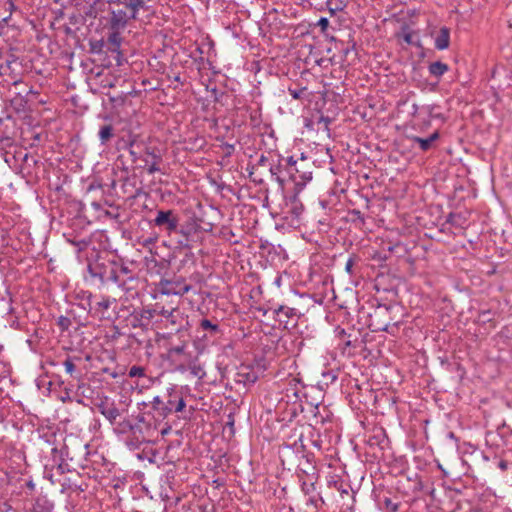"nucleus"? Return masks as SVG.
Segmentation results:
<instances>
[{
    "instance_id": "nucleus-1",
    "label": "nucleus",
    "mask_w": 512,
    "mask_h": 512,
    "mask_svg": "<svg viewBox=\"0 0 512 512\" xmlns=\"http://www.w3.org/2000/svg\"><path fill=\"white\" fill-rule=\"evenodd\" d=\"M83 204L66 195V254L87 257L94 252L90 222L83 214Z\"/></svg>"
},
{
    "instance_id": "nucleus-2",
    "label": "nucleus",
    "mask_w": 512,
    "mask_h": 512,
    "mask_svg": "<svg viewBox=\"0 0 512 512\" xmlns=\"http://www.w3.org/2000/svg\"><path fill=\"white\" fill-rule=\"evenodd\" d=\"M70 258L71 265L74 268H79L84 278L87 279L86 273L89 274L92 280L98 279L101 283H107L109 281H119V277L114 271L113 262H97L98 250L94 247L92 255L87 257L75 254H67Z\"/></svg>"
},
{
    "instance_id": "nucleus-3",
    "label": "nucleus",
    "mask_w": 512,
    "mask_h": 512,
    "mask_svg": "<svg viewBox=\"0 0 512 512\" xmlns=\"http://www.w3.org/2000/svg\"><path fill=\"white\" fill-rule=\"evenodd\" d=\"M150 0H107V29L124 30L131 19H136L140 9H145Z\"/></svg>"
},
{
    "instance_id": "nucleus-4",
    "label": "nucleus",
    "mask_w": 512,
    "mask_h": 512,
    "mask_svg": "<svg viewBox=\"0 0 512 512\" xmlns=\"http://www.w3.org/2000/svg\"><path fill=\"white\" fill-rule=\"evenodd\" d=\"M150 0H107V29L124 30L131 19H136L140 9H145Z\"/></svg>"
},
{
    "instance_id": "nucleus-5",
    "label": "nucleus",
    "mask_w": 512,
    "mask_h": 512,
    "mask_svg": "<svg viewBox=\"0 0 512 512\" xmlns=\"http://www.w3.org/2000/svg\"><path fill=\"white\" fill-rule=\"evenodd\" d=\"M121 425L129 429L131 435L138 436V440L149 442H152L158 436V428L160 427L155 421V417L147 411L139 413L134 423L127 420L123 421Z\"/></svg>"
},
{
    "instance_id": "nucleus-6",
    "label": "nucleus",
    "mask_w": 512,
    "mask_h": 512,
    "mask_svg": "<svg viewBox=\"0 0 512 512\" xmlns=\"http://www.w3.org/2000/svg\"><path fill=\"white\" fill-rule=\"evenodd\" d=\"M88 443L78 435H66V462L72 463L73 469H84L86 466L88 452Z\"/></svg>"
},
{
    "instance_id": "nucleus-7",
    "label": "nucleus",
    "mask_w": 512,
    "mask_h": 512,
    "mask_svg": "<svg viewBox=\"0 0 512 512\" xmlns=\"http://www.w3.org/2000/svg\"><path fill=\"white\" fill-rule=\"evenodd\" d=\"M92 311V294L85 290L66 295V314L81 319Z\"/></svg>"
},
{
    "instance_id": "nucleus-8",
    "label": "nucleus",
    "mask_w": 512,
    "mask_h": 512,
    "mask_svg": "<svg viewBox=\"0 0 512 512\" xmlns=\"http://www.w3.org/2000/svg\"><path fill=\"white\" fill-rule=\"evenodd\" d=\"M284 161L287 178L293 181L297 187L305 186L306 183L312 179V172L305 169V157L296 160L293 156H289L284 159Z\"/></svg>"
},
{
    "instance_id": "nucleus-9",
    "label": "nucleus",
    "mask_w": 512,
    "mask_h": 512,
    "mask_svg": "<svg viewBox=\"0 0 512 512\" xmlns=\"http://www.w3.org/2000/svg\"><path fill=\"white\" fill-rule=\"evenodd\" d=\"M271 314L278 323V327L284 329H293L297 326L301 313L293 307L287 305L271 306L263 311V315Z\"/></svg>"
},
{
    "instance_id": "nucleus-10",
    "label": "nucleus",
    "mask_w": 512,
    "mask_h": 512,
    "mask_svg": "<svg viewBox=\"0 0 512 512\" xmlns=\"http://www.w3.org/2000/svg\"><path fill=\"white\" fill-rule=\"evenodd\" d=\"M179 214L173 209H159L156 211L155 218L151 221L154 227L167 235L178 232Z\"/></svg>"
},
{
    "instance_id": "nucleus-11",
    "label": "nucleus",
    "mask_w": 512,
    "mask_h": 512,
    "mask_svg": "<svg viewBox=\"0 0 512 512\" xmlns=\"http://www.w3.org/2000/svg\"><path fill=\"white\" fill-rule=\"evenodd\" d=\"M157 315V304L154 308L144 307L141 309H134L133 312L130 314V323L134 328H141L147 330L158 322Z\"/></svg>"
},
{
    "instance_id": "nucleus-12",
    "label": "nucleus",
    "mask_w": 512,
    "mask_h": 512,
    "mask_svg": "<svg viewBox=\"0 0 512 512\" xmlns=\"http://www.w3.org/2000/svg\"><path fill=\"white\" fill-rule=\"evenodd\" d=\"M159 292L163 295L183 296L187 294L192 286L185 282V279L178 277L175 279H161L159 284Z\"/></svg>"
},
{
    "instance_id": "nucleus-13",
    "label": "nucleus",
    "mask_w": 512,
    "mask_h": 512,
    "mask_svg": "<svg viewBox=\"0 0 512 512\" xmlns=\"http://www.w3.org/2000/svg\"><path fill=\"white\" fill-rule=\"evenodd\" d=\"M71 465L72 463L66 462V492L70 491L68 497L73 493L79 496L87 487L85 478L79 472L80 468L73 469Z\"/></svg>"
},
{
    "instance_id": "nucleus-14",
    "label": "nucleus",
    "mask_w": 512,
    "mask_h": 512,
    "mask_svg": "<svg viewBox=\"0 0 512 512\" xmlns=\"http://www.w3.org/2000/svg\"><path fill=\"white\" fill-rule=\"evenodd\" d=\"M70 150L72 157L66 159V169L71 171H77L81 169V163L84 157L85 149L80 143L79 135L71 137L68 144L66 145V151Z\"/></svg>"
},
{
    "instance_id": "nucleus-15",
    "label": "nucleus",
    "mask_w": 512,
    "mask_h": 512,
    "mask_svg": "<svg viewBox=\"0 0 512 512\" xmlns=\"http://www.w3.org/2000/svg\"><path fill=\"white\" fill-rule=\"evenodd\" d=\"M318 478H314L313 480L303 479L300 481V486L302 492L308 496L307 505H312L316 510L324 504V500L319 492L316 489V483Z\"/></svg>"
},
{
    "instance_id": "nucleus-16",
    "label": "nucleus",
    "mask_w": 512,
    "mask_h": 512,
    "mask_svg": "<svg viewBox=\"0 0 512 512\" xmlns=\"http://www.w3.org/2000/svg\"><path fill=\"white\" fill-rule=\"evenodd\" d=\"M144 406H148L150 409L147 410L148 413L152 414L155 417V421L161 426L163 421L172 414L171 408H168L164 404V399L161 396L153 397L152 401L149 404L145 402L142 403Z\"/></svg>"
},
{
    "instance_id": "nucleus-17",
    "label": "nucleus",
    "mask_w": 512,
    "mask_h": 512,
    "mask_svg": "<svg viewBox=\"0 0 512 512\" xmlns=\"http://www.w3.org/2000/svg\"><path fill=\"white\" fill-rule=\"evenodd\" d=\"M161 398L164 399V404L171 408L172 413L181 412L186 406L182 393L176 387L168 388Z\"/></svg>"
},
{
    "instance_id": "nucleus-18",
    "label": "nucleus",
    "mask_w": 512,
    "mask_h": 512,
    "mask_svg": "<svg viewBox=\"0 0 512 512\" xmlns=\"http://www.w3.org/2000/svg\"><path fill=\"white\" fill-rule=\"evenodd\" d=\"M96 407L111 424L121 415V411L116 407L115 402L108 397L101 399L100 402L96 404Z\"/></svg>"
},
{
    "instance_id": "nucleus-19",
    "label": "nucleus",
    "mask_w": 512,
    "mask_h": 512,
    "mask_svg": "<svg viewBox=\"0 0 512 512\" xmlns=\"http://www.w3.org/2000/svg\"><path fill=\"white\" fill-rule=\"evenodd\" d=\"M199 329L204 332L202 336L203 339L206 341H211L212 343H214L223 334L220 326L217 323H214L206 318L200 321Z\"/></svg>"
},
{
    "instance_id": "nucleus-20",
    "label": "nucleus",
    "mask_w": 512,
    "mask_h": 512,
    "mask_svg": "<svg viewBox=\"0 0 512 512\" xmlns=\"http://www.w3.org/2000/svg\"><path fill=\"white\" fill-rule=\"evenodd\" d=\"M108 36L106 41H101L99 44L100 50L105 48L106 51H110L112 53H116L117 57L120 55V45H121V31L122 30H113L108 29Z\"/></svg>"
},
{
    "instance_id": "nucleus-21",
    "label": "nucleus",
    "mask_w": 512,
    "mask_h": 512,
    "mask_svg": "<svg viewBox=\"0 0 512 512\" xmlns=\"http://www.w3.org/2000/svg\"><path fill=\"white\" fill-rule=\"evenodd\" d=\"M285 396L287 397V403L292 402L291 416L295 417L299 412H303L304 408L301 404V397L304 396L302 388H288Z\"/></svg>"
},
{
    "instance_id": "nucleus-22",
    "label": "nucleus",
    "mask_w": 512,
    "mask_h": 512,
    "mask_svg": "<svg viewBox=\"0 0 512 512\" xmlns=\"http://www.w3.org/2000/svg\"><path fill=\"white\" fill-rule=\"evenodd\" d=\"M303 457L306 458L307 470H304V465L302 463H300L298 465L297 477L299 479V482L302 481L303 479L310 478V480H313L314 478H318L316 466L313 465L311 462L313 455L312 454H306V455L303 454Z\"/></svg>"
},
{
    "instance_id": "nucleus-23",
    "label": "nucleus",
    "mask_w": 512,
    "mask_h": 512,
    "mask_svg": "<svg viewBox=\"0 0 512 512\" xmlns=\"http://www.w3.org/2000/svg\"><path fill=\"white\" fill-rule=\"evenodd\" d=\"M439 138L440 133L438 130L434 131L427 138H422L419 136H407V139L410 140L413 144H417L419 149L423 152L429 151L433 147L434 142Z\"/></svg>"
},
{
    "instance_id": "nucleus-24",
    "label": "nucleus",
    "mask_w": 512,
    "mask_h": 512,
    "mask_svg": "<svg viewBox=\"0 0 512 512\" xmlns=\"http://www.w3.org/2000/svg\"><path fill=\"white\" fill-rule=\"evenodd\" d=\"M116 300L111 299L109 297L101 296L99 300L92 299V310L94 313L99 315L102 318H109L110 316L107 314L108 309L112 304H115Z\"/></svg>"
},
{
    "instance_id": "nucleus-25",
    "label": "nucleus",
    "mask_w": 512,
    "mask_h": 512,
    "mask_svg": "<svg viewBox=\"0 0 512 512\" xmlns=\"http://www.w3.org/2000/svg\"><path fill=\"white\" fill-rule=\"evenodd\" d=\"M167 357L172 362L187 361L190 357V354L187 353V345L182 343L180 345L170 347L167 351Z\"/></svg>"
},
{
    "instance_id": "nucleus-26",
    "label": "nucleus",
    "mask_w": 512,
    "mask_h": 512,
    "mask_svg": "<svg viewBox=\"0 0 512 512\" xmlns=\"http://www.w3.org/2000/svg\"><path fill=\"white\" fill-rule=\"evenodd\" d=\"M450 44V29L441 27L434 39V46L437 50H445Z\"/></svg>"
},
{
    "instance_id": "nucleus-27",
    "label": "nucleus",
    "mask_w": 512,
    "mask_h": 512,
    "mask_svg": "<svg viewBox=\"0 0 512 512\" xmlns=\"http://www.w3.org/2000/svg\"><path fill=\"white\" fill-rule=\"evenodd\" d=\"M115 137V127L111 123L100 125L98 138L101 145H107Z\"/></svg>"
},
{
    "instance_id": "nucleus-28",
    "label": "nucleus",
    "mask_w": 512,
    "mask_h": 512,
    "mask_svg": "<svg viewBox=\"0 0 512 512\" xmlns=\"http://www.w3.org/2000/svg\"><path fill=\"white\" fill-rule=\"evenodd\" d=\"M269 171L271 173V177L283 188L287 178L285 173V164H282L281 160L278 164H269Z\"/></svg>"
},
{
    "instance_id": "nucleus-29",
    "label": "nucleus",
    "mask_w": 512,
    "mask_h": 512,
    "mask_svg": "<svg viewBox=\"0 0 512 512\" xmlns=\"http://www.w3.org/2000/svg\"><path fill=\"white\" fill-rule=\"evenodd\" d=\"M160 452L147 444L140 453H138V458L140 460H147L149 463H158V459L161 460L159 457Z\"/></svg>"
},
{
    "instance_id": "nucleus-30",
    "label": "nucleus",
    "mask_w": 512,
    "mask_h": 512,
    "mask_svg": "<svg viewBox=\"0 0 512 512\" xmlns=\"http://www.w3.org/2000/svg\"><path fill=\"white\" fill-rule=\"evenodd\" d=\"M367 442L370 446H378L380 449H384L388 438L383 429H377L374 431V434L369 437Z\"/></svg>"
},
{
    "instance_id": "nucleus-31",
    "label": "nucleus",
    "mask_w": 512,
    "mask_h": 512,
    "mask_svg": "<svg viewBox=\"0 0 512 512\" xmlns=\"http://www.w3.org/2000/svg\"><path fill=\"white\" fill-rule=\"evenodd\" d=\"M454 512H485L484 508L469 500L458 501Z\"/></svg>"
},
{
    "instance_id": "nucleus-32",
    "label": "nucleus",
    "mask_w": 512,
    "mask_h": 512,
    "mask_svg": "<svg viewBox=\"0 0 512 512\" xmlns=\"http://www.w3.org/2000/svg\"><path fill=\"white\" fill-rule=\"evenodd\" d=\"M66 373H69L70 376L77 381V384H76V387H77V390H80L83 388L84 386V383L80 384V375H81V372L80 371H77V366L76 364L73 362V360L71 359L70 356H67L66 357Z\"/></svg>"
},
{
    "instance_id": "nucleus-33",
    "label": "nucleus",
    "mask_w": 512,
    "mask_h": 512,
    "mask_svg": "<svg viewBox=\"0 0 512 512\" xmlns=\"http://www.w3.org/2000/svg\"><path fill=\"white\" fill-rule=\"evenodd\" d=\"M449 70V67L447 64L436 61L429 65L428 71L431 76L439 79L441 76H443L447 71Z\"/></svg>"
},
{
    "instance_id": "nucleus-34",
    "label": "nucleus",
    "mask_w": 512,
    "mask_h": 512,
    "mask_svg": "<svg viewBox=\"0 0 512 512\" xmlns=\"http://www.w3.org/2000/svg\"><path fill=\"white\" fill-rule=\"evenodd\" d=\"M113 264H114V271L120 279L119 281H114V283H116L117 285H125L126 284L125 282H127L126 278H128L129 276H134V275L131 273V271L129 270V268L127 266L119 265L116 262H113Z\"/></svg>"
},
{
    "instance_id": "nucleus-35",
    "label": "nucleus",
    "mask_w": 512,
    "mask_h": 512,
    "mask_svg": "<svg viewBox=\"0 0 512 512\" xmlns=\"http://www.w3.org/2000/svg\"><path fill=\"white\" fill-rule=\"evenodd\" d=\"M400 505V502L394 501L389 497H384L383 500L379 501V506L384 512H398Z\"/></svg>"
},
{
    "instance_id": "nucleus-36",
    "label": "nucleus",
    "mask_w": 512,
    "mask_h": 512,
    "mask_svg": "<svg viewBox=\"0 0 512 512\" xmlns=\"http://www.w3.org/2000/svg\"><path fill=\"white\" fill-rule=\"evenodd\" d=\"M247 112L249 114L250 125L252 127H259L262 123V114L260 107H248Z\"/></svg>"
},
{
    "instance_id": "nucleus-37",
    "label": "nucleus",
    "mask_w": 512,
    "mask_h": 512,
    "mask_svg": "<svg viewBox=\"0 0 512 512\" xmlns=\"http://www.w3.org/2000/svg\"><path fill=\"white\" fill-rule=\"evenodd\" d=\"M413 34L414 33L410 30L409 26L405 24L401 27V32L397 34V37L402 39L408 45L420 46L419 42H415L413 40Z\"/></svg>"
},
{
    "instance_id": "nucleus-38",
    "label": "nucleus",
    "mask_w": 512,
    "mask_h": 512,
    "mask_svg": "<svg viewBox=\"0 0 512 512\" xmlns=\"http://www.w3.org/2000/svg\"><path fill=\"white\" fill-rule=\"evenodd\" d=\"M466 221V217L461 213H450L446 218L447 223L459 228H463L466 224Z\"/></svg>"
},
{
    "instance_id": "nucleus-39",
    "label": "nucleus",
    "mask_w": 512,
    "mask_h": 512,
    "mask_svg": "<svg viewBox=\"0 0 512 512\" xmlns=\"http://www.w3.org/2000/svg\"><path fill=\"white\" fill-rule=\"evenodd\" d=\"M288 92L292 96V98L295 100L307 99L309 96V93L307 92V87L290 86L288 88Z\"/></svg>"
},
{
    "instance_id": "nucleus-40",
    "label": "nucleus",
    "mask_w": 512,
    "mask_h": 512,
    "mask_svg": "<svg viewBox=\"0 0 512 512\" xmlns=\"http://www.w3.org/2000/svg\"><path fill=\"white\" fill-rule=\"evenodd\" d=\"M303 210H304L303 204L296 198V196H294L290 203L289 212L293 215V217L295 219H299Z\"/></svg>"
},
{
    "instance_id": "nucleus-41",
    "label": "nucleus",
    "mask_w": 512,
    "mask_h": 512,
    "mask_svg": "<svg viewBox=\"0 0 512 512\" xmlns=\"http://www.w3.org/2000/svg\"><path fill=\"white\" fill-rule=\"evenodd\" d=\"M359 260H360V258H359L357 255H355V254L351 255V256L348 258V260H347V262H346V264H345V271H346L349 275H351V276H352V275H354V274H355L354 266H355V264H356Z\"/></svg>"
},
{
    "instance_id": "nucleus-42",
    "label": "nucleus",
    "mask_w": 512,
    "mask_h": 512,
    "mask_svg": "<svg viewBox=\"0 0 512 512\" xmlns=\"http://www.w3.org/2000/svg\"><path fill=\"white\" fill-rule=\"evenodd\" d=\"M144 443L145 444H150L151 442H149V441H140V439L138 440V436H136V435H131V438L126 441L127 446L130 449H132V450L139 449L140 445L144 444Z\"/></svg>"
},
{
    "instance_id": "nucleus-43",
    "label": "nucleus",
    "mask_w": 512,
    "mask_h": 512,
    "mask_svg": "<svg viewBox=\"0 0 512 512\" xmlns=\"http://www.w3.org/2000/svg\"><path fill=\"white\" fill-rule=\"evenodd\" d=\"M49 185L52 189H54V195L51 194L50 195V198L53 200L54 196L55 198H59L60 195H61V191H62V182L60 181V179L58 178L56 181H52L51 179L49 180Z\"/></svg>"
},
{
    "instance_id": "nucleus-44",
    "label": "nucleus",
    "mask_w": 512,
    "mask_h": 512,
    "mask_svg": "<svg viewBox=\"0 0 512 512\" xmlns=\"http://www.w3.org/2000/svg\"><path fill=\"white\" fill-rule=\"evenodd\" d=\"M128 376L131 378L135 377H144L145 376V368L142 366H132L128 371Z\"/></svg>"
},
{
    "instance_id": "nucleus-45",
    "label": "nucleus",
    "mask_w": 512,
    "mask_h": 512,
    "mask_svg": "<svg viewBox=\"0 0 512 512\" xmlns=\"http://www.w3.org/2000/svg\"><path fill=\"white\" fill-rule=\"evenodd\" d=\"M174 313H177V309H175V308L167 310L164 307H161V308L158 307L157 319L159 317H161V321H162V320H165V318H173Z\"/></svg>"
},
{
    "instance_id": "nucleus-46",
    "label": "nucleus",
    "mask_w": 512,
    "mask_h": 512,
    "mask_svg": "<svg viewBox=\"0 0 512 512\" xmlns=\"http://www.w3.org/2000/svg\"><path fill=\"white\" fill-rule=\"evenodd\" d=\"M125 285H118L120 288H122L124 291L129 292L131 290L135 289V285L138 282V279L135 276H129L126 278Z\"/></svg>"
},
{
    "instance_id": "nucleus-47",
    "label": "nucleus",
    "mask_w": 512,
    "mask_h": 512,
    "mask_svg": "<svg viewBox=\"0 0 512 512\" xmlns=\"http://www.w3.org/2000/svg\"><path fill=\"white\" fill-rule=\"evenodd\" d=\"M19 65L18 60L15 57H12V59L6 60V64L1 66V69L3 70V73H7V70H10L11 72L14 71V66Z\"/></svg>"
},
{
    "instance_id": "nucleus-48",
    "label": "nucleus",
    "mask_w": 512,
    "mask_h": 512,
    "mask_svg": "<svg viewBox=\"0 0 512 512\" xmlns=\"http://www.w3.org/2000/svg\"><path fill=\"white\" fill-rule=\"evenodd\" d=\"M69 20L71 24L76 25L79 23H84L85 18L81 14H75L72 12L71 14H69Z\"/></svg>"
},
{
    "instance_id": "nucleus-49",
    "label": "nucleus",
    "mask_w": 512,
    "mask_h": 512,
    "mask_svg": "<svg viewBox=\"0 0 512 512\" xmlns=\"http://www.w3.org/2000/svg\"><path fill=\"white\" fill-rule=\"evenodd\" d=\"M191 374H193L195 377L202 378L205 374L202 370V368L199 365L193 364L190 366Z\"/></svg>"
},
{
    "instance_id": "nucleus-50",
    "label": "nucleus",
    "mask_w": 512,
    "mask_h": 512,
    "mask_svg": "<svg viewBox=\"0 0 512 512\" xmlns=\"http://www.w3.org/2000/svg\"><path fill=\"white\" fill-rule=\"evenodd\" d=\"M222 149L225 151V156L229 157L231 156L235 151V145L230 143H224L222 145Z\"/></svg>"
},
{
    "instance_id": "nucleus-51",
    "label": "nucleus",
    "mask_w": 512,
    "mask_h": 512,
    "mask_svg": "<svg viewBox=\"0 0 512 512\" xmlns=\"http://www.w3.org/2000/svg\"><path fill=\"white\" fill-rule=\"evenodd\" d=\"M330 123H331V119L327 116L321 115L318 120V125H323V129L327 130V131L329 130Z\"/></svg>"
},
{
    "instance_id": "nucleus-52",
    "label": "nucleus",
    "mask_w": 512,
    "mask_h": 512,
    "mask_svg": "<svg viewBox=\"0 0 512 512\" xmlns=\"http://www.w3.org/2000/svg\"><path fill=\"white\" fill-rule=\"evenodd\" d=\"M268 161V157L262 154L260 158L257 160L256 164L252 166V170L257 169L260 166H266Z\"/></svg>"
},
{
    "instance_id": "nucleus-53",
    "label": "nucleus",
    "mask_w": 512,
    "mask_h": 512,
    "mask_svg": "<svg viewBox=\"0 0 512 512\" xmlns=\"http://www.w3.org/2000/svg\"><path fill=\"white\" fill-rule=\"evenodd\" d=\"M159 162L153 161L151 165L148 166L147 172L148 174L152 175L158 171H160V168L158 166Z\"/></svg>"
},
{
    "instance_id": "nucleus-54",
    "label": "nucleus",
    "mask_w": 512,
    "mask_h": 512,
    "mask_svg": "<svg viewBox=\"0 0 512 512\" xmlns=\"http://www.w3.org/2000/svg\"><path fill=\"white\" fill-rule=\"evenodd\" d=\"M317 25L319 27H321V29L324 31L327 29V27L329 26V20L325 17H321L319 20H318V23Z\"/></svg>"
},
{
    "instance_id": "nucleus-55",
    "label": "nucleus",
    "mask_w": 512,
    "mask_h": 512,
    "mask_svg": "<svg viewBox=\"0 0 512 512\" xmlns=\"http://www.w3.org/2000/svg\"><path fill=\"white\" fill-rule=\"evenodd\" d=\"M350 214H351L353 217H355V218H357L358 220H360V222H361L362 224L364 223V221H365L364 216H363V214H362L359 210L353 209V210L350 212Z\"/></svg>"
},
{
    "instance_id": "nucleus-56",
    "label": "nucleus",
    "mask_w": 512,
    "mask_h": 512,
    "mask_svg": "<svg viewBox=\"0 0 512 512\" xmlns=\"http://www.w3.org/2000/svg\"><path fill=\"white\" fill-rule=\"evenodd\" d=\"M294 446L296 447L298 453L299 452L304 453V445L302 442V436H300L298 441H295Z\"/></svg>"
},
{
    "instance_id": "nucleus-57",
    "label": "nucleus",
    "mask_w": 512,
    "mask_h": 512,
    "mask_svg": "<svg viewBox=\"0 0 512 512\" xmlns=\"http://www.w3.org/2000/svg\"><path fill=\"white\" fill-rule=\"evenodd\" d=\"M489 315H490V312L489 311H483L481 314H480V319L482 322H490L491 321V318H489Z\"/></svg>"
},
{
    "instance_id": "nucleus-58",
    "label": "nucleus",
    "mask_w": 512,
    "mask_h": 512,
    "mask_svg": "<svg viewBox=\"0 0 512 512\" xmlns=\"http://www.w3.org/2000/svg\"><path fill=\"white\" fill-rule=\"evenodd\" d=\"M179 314H180V312L177 309V313H174V317L173 318H165V321L172 325H175L177 323V318H178Z\"/></svg>"
},
{
    "instance_id": "nucleus-59",
    "label": "nucleus",
    "mask_w": 512,
    "mask_h": 512,
    "mask_svg": "<svg viewBox=\"0 0 512 512\" xmlns=\"http://www.w3.org/2000/svg\"><path fill=\"white\" fill-rule=\"evenodd\" d=\"M497 466L500 470L506 471L508 469V462L506 460H500Z\"/></svg>"
},
{
    "instance_id": "nucleus-60",
    "label": "nucleus",
    "mask_w": 512,
    "mask_h": 512,
    "mask_svg": "<svg viewBox=\"0 0 512 512\" xmlns=\"http://www.w3.org/2000/svg\"><path fill=\"white\" fill-rule=\"evenodd\" d=\"M397 323H393L391 326L389 324H386L383 328H379V330H382V331H386L388 333H391L392 330L390 329L391 327L392 328H397Z\"/></svg>"
},
{
    "instance_id": "nucleus-61",
    "label": "nucleus",
    "mask_w": 512,
    "mask_h": 512,
    "mask_svg": "<svg viewBox=\"0 0 512 512\" xmlns=\"http://www.w3.org/2000/svg\"><path fill=\"white\" fill-rule=\"evenodd\" d=\"M147 154L152 156L153 161L161 162V160H162L161 156L156 154V153H154L153 151L150 152L149 150H147Z\"/></svg>"
},
{
    "instance_id": "nucleus-62",
    "label": "nucleus",
    "mask_w": 512,
    "mask_h": 512,
    "mask_svg": "<svg viewBox=\"0 0 512 512\" xmlns=\"http://www.w3.org/2000/svg\"><path fill=\"white\" fill-rule=\"evenodd\" d=\"M170 430H171V426L165 424V426L162 427L159 432L161 435H166L169 433Z\"/></svg>"
},
{
    "instance_id": "nucleus-63",
    "label": "nucleus",
    "mask_w": 512,
    "mask_h": 512,
    "mask_svg": "<svg viewBox=\"0 0 512 512\" xmlns=\"http://www.w3.org/2000/svg\"><path fill=\"white\" fill-rule=\"evenodd\" d=\"M355 49V44H353L351 47H346L345 49H343V53L345 56H347L350 51L354 50Z\"/></svg>"
},
{
    "instance_id": "nucleus-64",
    "label": "nucleus",
    "mask_w": 512,
    "mask_h": 512,
    "mask_svg": "<svg viewBox=\"0 0 512 512\" xmlns=\"http://www.w3.org/2000/svg\"><path fill=\"white\" fill-rule=\"evenodd\" d=\"M183 236H185L186 238V241H188V235H189V231L188 230H185L184 228H182L180 231H179Z\"/></svg>"
}]
</instances>
